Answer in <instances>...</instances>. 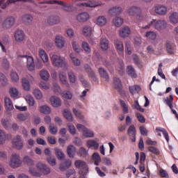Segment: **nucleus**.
Masks as SVG:
<instances>
[{
  "label": "nucleus",
  "mask_w": 178,
  "mask_h": 178,
  "mask_svg": "<svg viewBox=\"0 0 178 178\" xmlns=\"http://www.w3.org/2000/svg\"><path fill=\"white\" fill-rule=\"evenodd\" d=\"M83 33L87 37H90V35H91V34H92V30L91 29V27H90V26H85L83 29Z\"/></svg>",
  "instance_id": "864d4df0"
},
{
  "label": "nucleus",
  "mask_w": 178,
  "mask_h": 178,
  "mask_svg": "<svg viewBox=\"0 0 178 178\" xmlns=\"http://www.w3.org/2000/svg\"><path fill=\"white\" fill-rule=\"evenodd\" d=\"M29 116H30L29 113H19L17 115V118L21 122H24V120H27L29 119Z\"/></svg>",
  "instance_id": "de8ad7c7"
},
{
  "label": "nucleus",
  "mask_w": 178,
  "mask_h": 178,
  "mask_svg": "<svg viewBox=\"0 0 178 178\" xmlns=\"http://www.w3.org/2000/svg\"><path fill=\"white\" fill-rule=\"evenodd\" d=\"M15 41L17 42H22L24 41V38H26V35L24 32L22 30H17L15 33Z\"/></svg>",
  "instance_id": "9b49d317"
},
{
  "label": "nucleus",
  "mask_w": 178,
  "mask_h": 178,
  "mask_svg": "<svg viewBox=\"0 0 178 178\" xmlns=\"http://www.w3.org/2000/svg\"><path fill=\"white\" fill-rule=\"evenodd\" d=\"M74 165L78 169H82L81 170H88V168H87V163H86L85 161L81 160H76L74 162Z\"/></svg>",
  "instance_id": "dca6fc26"
},
{
  "label": "nucleus",
  "mask_w": 178,
  "mask_h": 178,
  "mask_svg": "<svg viewBox=\"0 0 178 178\" xmlns=\"http://www.w3.org/2000/svg\"><path fill=\"white\" fill-rule=\"evenodd\" d=\"M22 83L24 90H25V91H29L30 90V82L29 80L26 78H23Z\"/></svg>",
  "instance_id": "a18cd8bd"
},
{
  "label": "nucleus",
  "mask_w": 178,
  "mask_h": 178,
  "mask_svg": "<svg viewBox=\"0 0 178 178\" xmlns=\"http://www.w3.org/2000/svg\"><path fill=\"white\" fill-rule=\"evenodd\" d=\"M127 73L128 76H130V77H133L134 79H136L137 77V73H136V70L131 65L127 66Z\"/></svg>",
  "instance_id": "393cba45"
},
{
  "label": "nucleus",
  "mask_w": 178,
  "mask_h": 178,
  "mask_svg": "<svg viewBox=\"0 0 178 178\" xmlns=\"http://www.w3.org/2000/svg\"><path fill=\"white\" fill-rule=\"evenodd\" d=\"M21 58H26L27 59V67L29 70L33 72L34 70V67H35V65L34 64V59L32 56H20Z\"/></svg>",
  "instance_id": "9d476101"
},
{
  "label": "nucleus",
  "mask_w": 178,
  "mask_h": 178,
  "mask_svg": "<svg viewBox=\"0 0 178 178\" xmlns=\"http://www.w3.org/2000/svg\"><path fill=\"white\" fill-rule=\"evenodd\" d=\"M99 73L101 77L105 79L106 81H109V76L108 75V72H106V70H105V69H104L103 67L99 68Z\"/></svg>",
  "instance_id": "2f4dec72"
},
{
  "label": "nucleus",
  "mask_w": 178,
  "mask_h": 178,
  "mask_svg": "<svg viewBox=\"0 0 178 178\" xmlns=\"http://www.w3.org/2000/svg\"><path fill=\"white\" fill-rule=\"evenodd\" d=\"M22 165V161H20V157L16 154H13L10 157V166L13 168H19Z\"/></svg>",
  "instance_id": "20e7f679"
},
{
  "label": "nucleus",
  "mask_w": 178,
  "mask_h": 178,
  "mask_svg": "<svg viewBox=\"0 0 178 178\" xmlns=\"http://www.w3.org/2000/svg\"><path fill=\"white\" fill-rule=\"evenodd\" d=\"M55 42L58 48H63V47H65V40L63 39V37L60 35L56 37Z\"/></svg>",
  "instance_id": "4be33fe9"
},
{
  "label": "nucleus",
  "mask_w": 178,
  "mask_h": 178,
  "mask_svg": "<svg viewBox=\"0 0 178 178\" xmlns=\"http://www.w3.org/2000/svg\"><path fill=\"white\" fill-rule=\"evenodd\" d=\"M82 48L85 51L86 54H90L91 52V49L90 48V44L87 42H82Z\"/></svg>",
  "instance_id": "4d7b16f0"
},
{
  "label": "nucleus",
  "mask_w": 178,
  "mask_h": 178,
  "mask_svg": "<svg viewBox=\"0 0 178 178\" xmlns=\"http://www.w3.org/2000/svg\"><path fill=\"white\" fill-rule=\"evenodd\" d=\"M76 128L79 130V131H83V134L84 137H87V138L94 137V132L90 131V129H87V128H86L84 125L81 124H78L76 125Z\"/></svg>",
  "instance_id": "39448f33"
},
{
  "label": "nucleus",
  "mask_w": 178,
  "mask_h": 178,
  "mask_svg": "<svg viewBox=\"0 0 178 178\" xmlns=\"http://www.w3.org/2000/svg\"><path fill=\"white\" fill-rule=\"evenodd\" d=\"M4 102L8 111L13 109V104L9 97H5Z\"/></svg>",
  "instance_id": "4c0bfd02"
},
{
  "label": "nucleus",
  "mask_w": 178,
  "mask_h": 178,
  "mask_svg": "<svg viewBox=\"0 0 178 178\" xmlns=\"http://www.w3.org/2000/svg\"><path fill=\"white\" fill-rule=\"evenodd\" d=\"M82 5L83 6H86L87 8H97V6H102V2L99 1H95V0H92L84 2L82 3Z\"/></svg>",
  "instance_id": "f8f14e48"
},
{
  "label": "nucleus",
  "mask_w": 178,
  "mask_h": 178,
  "mask_svg": "<svg viewBox=\"0 0 178 178\" xmlns=\"http://www.w3.org/2000/svg\"><path fill=\"white\" fill-rule=\"evenodd\" d=\"M106 18L104 16H100L97 19V24L99 26H105L106 24Z\"/></svg>",
  "instance_id": "09e8293b"
},
{
  "label": "nucleus",
  "mask_w": 178,
  "mask_h": 178,
  "mask_svg": "<svg viewBox=\"0 0 178 178\" xmlns=\"http://www.w3.org/2000/svg\"><path fill=\"white\" fill-rule=\"evenodd\" d=\"M156 131H157V132L161 131V133H163L167 143H169V134L168 133V131H166V129H165V128L156 127Z\"/></svg>",
  "instance_id": "f704fd0d"
},
{
  "label": "nucleus",
  "mask_w": 178,
  "mask_h": 178,
  "mask_svg": "<svg viewBox=\"0 0 178 178\" xmlns=\"http://www.w3.org/2000/svg\"><path fill=\"white\" fill-rule=\"evenodd\" d=\"M115 47L118 51V52H123L124 49V46L123 45V42L120 39H115Z\"/></svg>",
  "instance_id": "aec40b11"
},
{
  "label": "nucleus",
  "mask_w": 178,
  "mask_h": 178,
  "mask_svg": "<svg viewBox=\"0 0 178 178\" xmlns=\"http://www.w3.org/2000/svg\"><path fill=\"white\" fill-rule=\"evenodd\" d=\"M170 22L172 23V24H177L178 23V13H172L170 16Z\"/></svg>",
  "instance_id": "58836bf2"
},
{
  "label": "nucleus",
  "mask_w": 178,
  "mask_h": 178,
  "mask_svg": "<svg viewBox=\"0 0 178 178\" xmlns=\"http://www.w3.org/2000/svg\"><path fill=\"white\" fill-rule=\"evenodd\" d=\"M58 77L62 84L65 86V88L67 90H69L70 88V85L69 84V81H67V76H66V74L63 72H61L59 73Z\"/></svg>",
  "instance_id": "1a4fd4ad"
},
{
  "label": "nucleus",
  "mask_w": 178,
  "mask_h": 178,
  "mask_svg": "<svg viewBox=\"0 0 178 178\" xmlns=\"http://www.w3.org/2000/svg\"><path fill=\"white\" fill-rule=\"evenodd\" d=\"M128 136H130L132 143H136V135L137 134V131L136 130V127L134 124L130 125L127 129Z\"/></svg>",
  "instance_id": "6e6552de"
},
{
  "label": "nucleus",
  "mask_w": 178,
  "mask_h": 178,
  "mask_svg": "<svg viewBox=\"0 0 178 178\" xmlns=\"http://www.w3.org/2000/svg\"><path fill=\"white\" fill-rule=\"evenodd\" d=\"M68 77L71 83H76V75H74L73 71H70L68 72Z\"/></svg>",
  "instance_id": "0e129e2a"
},
{
  "label": "nucleus",
  "mask_w": 178,
  "mask_h": 178,
  "mask_svg": "<svg viewBox=\"0 0 178 178\" xmlns=\"http://www.w3.org/2000/svg\"><path fill=\"white\" fill-rule=\"evenodd\" d=\"M40 76L42 79V80H44V81H47V80H49V73L47 70H42L40 72Z\"/></svg>",
  "instance_id": "e433bc0d"
},
{
  "label": "nucleus",
  "mask_w": 178,
  "mask_h": 178,
  "mask_svg": "<svg viewBox=\"0 0 178 178\" xmlns=\"http://www.w3.org/2000/svg\"><path fill=\"white\" fill-rule=\"evenodd\" d=\"M59 17L58 16H50L47 19V23L49 26H54V24H58L59 23Z\"/></svg>",
  "instance_id": "412c9836"
},
{
  "label": "nucleus",
  "mask_w": 178,
  "mask_h": 178,
  "mask_svg": "<svg viewBox=\"0 0 178 178\" xmlns=\"http://www.w3.org/2000/svg\"><path fill=\"white\" fill-rule=\"evenodd\" d=\"M149 151L152 154H154V155H159V154H161V152H159V149L154 146L149 147Z\"/></svg>",
  "instance_id": "69168bd1"
},
{
  "label": "nucleus",
  "mask_w": 178,
  "mask_h": 178,
  "mask_svg": "<svg viewBox=\"0 0 178 178\" xmlns=\"http://www.w3.org/2000/svg\"><path fill=\"white\" fill-rule=\"evenodd\" d=\"M63 115L65 116V119H67V120H69L70 122L73 121V115H72V112L68 109L65 108L63 110Z\"/></svg>",
  "instance_id": "72a5a7b5"
},
{
  "label": "nucleus",
  "mask_w": 178,
  "mask_h": 178,
  "mask_svg": "<svg viewBox=\"0 0 178 178\" xmlns=\"http://www.w3.org/2000/svg\"><path fill=\"white\" fill-rule=\"evenodd\" d=\"M24 162L28 165V166L34 165V161L30 158L29 156H25L24 158Z\"/></svg>",
  "instance_id": "3c124183"
},
{
  "label": "nucleus",
  "mask_w": 178,
  "mask_h": 178,
  "mask_svg": "<svg viewBox=\"0 0 178 178\" xmlns=\"http://www.w3.org/2000/svg\"><path fill=\"white\" fill-rule=\"evenodd\" d=\"M155 12L158 15H166L168 9L163 6H156L155 7Z\"/></svg>",
  "instance_id": "a878e982"
},
{
  "label": "nucleus",
  "mask_w": 178,
  "mask_h": 178,
  "mask_svg": "<svg viewBox=\"0 0 178 178\" xmlns=\"http://www.w3.org/2000/svg\"><path fill=\"white\" fill-rule=\"evenodd\" d=\"M132 58L134 59L135 65H137L138 67H143V65H141V61H140V58H138V56H137V54H133Z\"/></svg>",
  "instance_id": "6e6d98bb"
},
{
  "label": "nucleus",
  "mask_w": 178,
  "mask_h": 178,
  "mask_svg": "<svg viewBox=\"0 0 178 178\" xmlns=\"http://www.w3.org/2000/svg\"><path fill=\"white\" fill-rule=\"evenodd\" d=\"M100 47L103 51H106L109 48V40L106 38H102L100 42Z\"/></svg>",
  "instance_id": "c85d7f7f"
},
{
  "label": "nucleus",
  "mask_w": 178,
  "mask_h": 178,
  "mask_svg": "<svg viewBox=\"0 0 178 178\" xmlns=\"http://www.w3.org/2000/svg\"><path fill=\"white\" fill-rule=\"evenodd\" d=\"M49 132L51 134L55 135L56 133H58V127L55 126L54 124H49Z\"/></svg>",
  "instance_id": "052dcab7"
},
{
  "label": "nucleus",
  "mask_w": 178,
  "mask_h": 178,
  "mask_svg": "<svg viewBox=\"0 0 178 178\" xmlns=\"http://www.w3.org/2000/svg\"><path fill=\"white\" fill-rule=\"evenodd\" d=\"M70 166H72V161L66 159L65 162L60 164V170H61V172H65V170H66V169H69Z\"/></svg>",
  "instance_id": "f3484780"
},
{
  "label": "nucleus",
  "mask_w": 178,
  "mask_h": 178,
  "mask_svg": "<svg viewBox=\"0 0 178 178\" xmlns=\"http://www.w3.org/2000/svg\"><path fill=\"white\" fill-rule=\"evenodd\" d=\"M173 95H170L169 97H166V99L164 100V102L165 104H167L168 106H169L170 109H172L173 108Z\"/></svg>",
  "instance_id": "c9c22d12"
},
{
  "label": "nucleus",
  "mask_w": 178,
  "mask_h": 178,
  "mask_svg": "<svg viewBox=\"0 0 178 178\" xmlns=\"http://www.w3.org/2000/svg\"><path fill=\"white\" fill-rule=\"evenodd\" d=\"M128 13L131 16H136V19L138 20V22H143V19H144V17H143V15L141 14V8L138 7H131L128 10Z\"/></svg>",
  "instance_id": "f03ea898"
},
{
  "label": "nucleus",
  "mask_w": 178,
  "mask_h": 178,
  "mask_svg": "<svg viewBox=\"0 0 178 178\" xmlns=\"http://www.w3.org/2000/svg\"><path fill=\"white\" fill-rule=\"evenodd\" d=\"M1 124L4 129L6 130H10L12 128V125L10 124V120L8 119H2L1 120Z\"/></svg>",
  "instance_id": "473e14b6"
},
{
  "label": "nucleus",
  "mask_w": 178,
  "mask_h": 178,
  "mask_svg": "<svg viewBox=\"0 0 178 178\" xmlns=\"http://www.w3.org/2000/svg\"><path fill=\"white\" fill-rule=\"evenodd\" d=\"M22 20L25 23H30L31 22H33V16H31V15H28V14L24 15L22 17Z\"/></svg>",
  "instance_id": "680f3d73"
},
{
  "label": "nucleus",
  "mask_w": 178,
  "mask_h": 178,
  "mask_svg": "<svg viewBox=\"0 0 178 178\" xmlns=\"http://www.w3.org/2000/svg\"><path fill=\"white\" fill-rule=\"evenodd\" d=\"M67 155L70 158H74L76 154V147L72 145H69L67 148Z\"/></svg>",
  "instance_id": "c756f323"
},
{
  "label": "nucleus",
  "mask_w": 178,
  "mask_h": 178,
  "mask_svg": "<svg viewBox=\"0 0 178 178\" xmlns=\"http://www.w3.org/2000/svg\"><path fill=\"white\" fill-rule=\"evenodd\" d=\"M26 101L29 106H34V104L35 102L34 101V97H31V95H27L26 97Z\"/></svg>",
  "instance_id": "5fc2aeb1"
},
{
  "label": "nucleus",
  "mask_w": 178,
  "mask_h": 178,
  "mask_svg": "<svg viewBox=\"0 0 178 178\" xmlns=\"http://www.w3.org/2000/svg\"><path fill=\"white\" fill-rule=\"evenodd\" d=\"M51 104L52 106H54L55 108H59L62 102H60V99H59L56 96H53L50 99Z\"/></svg>",
  "instance_id": "a211bd4d"
},
{
  "label": "nucleus",
  "mask_w": 178,
  "mask_h": 178,
  "mask_svg": "<svg viewBox=\"0 0 178 178\" xmlns=\"http://www.w3.org/2000/svg\"><path fill=\"white\" fill-rule=\"evenodd\" d=\"M29 173H31L32 176H35V177H41V174L40 172H37L35 168H33V167L29 168Z\"/></svg>",
  "instance_id": "bf43d9fd"
},
{
  "label": "nucleus",
  "mask_w": 178,
  "mask_h": 178,
  "mask_svg": "<svg viewBox=\"0 0 178 178\" xmlns=\"http://www.w3.org/2000/svg\"><path fill=\"white\" fill-rule=\"evenodd\" d=\"M55 152L56 155L60 161H62V159H65V154H63V152L59 148H55Z\"/></svg>",
  "instance_id": "ea45409f"
},
{
  "label": "nucleus",
  "mask_w": 178,
  "mask_h": 178,
  "mask_svg": "<svg viewBox=\"0 0 178 178\" xmlns=\"http://www.w3.org/2000/svg\"><path fill=\"white\" fill-rule=\"evenodd\" d=\"M145 22H147V24L140 26L141 29H143L144 30H149V29H151V27L154 26L156 30L162 31L168 26V23L165 20H158L156 22L155 19L151 21L145 19Z\"/></svg>",
  "instance_id": "f257e3e1"
},
{
  "label": "nucleus",
  "mask_w": 178,
  "mask_h": 178,
  "mask_svg": "<svg viewBox=\"0 0 178 178\" xmlns=\"http://www.w3.org/2000/svg\"><path fill=\"white\" fill-rule=\"evenodd\" d=\"M36 168L41 172V173H43V175H47L51 173V168L42 163H38L36 164Z\"/></svg>",
  "instance_id": "0eeeda50"
},
{
  "label": "nucleus",
  "mask_w": 178,
  "mask_h": 178,
  "mask_svg": "<svg viewBox=\"0 0 178 178\" xmlns=\"http://www.w3.org/2000/svg\"><path fill=\"white\" fill-rule=\"evenodd\" d=\"M122 13V7H113L109 10V15L111 16H118Z\"/></svg>",
  "instance_id": "5701e85b"
},
{
  "label": "nucleus",
  "mask_w": 178,
  "mask_h": 178,
  "mask_svg": "<svg viewBox=\"0 0 178 178\" xmlns=\"http://www.w3.org/2000/svg\"><path fill=\"white\" fill-rule=\"evenodd\" d=\"M72 48L77 54H80V52H81V47H80L79 42L76 41L72 42Z\"/></svg>",
  "instance_id": "8fccbe9b"
},
{
  "label": "nucleus",
  "mask_w": 178,
  "mask_h": 178,
  "mask_svg": "<svg viewBox=\"0 0 178 178\" xmlns=\"http://www.w3.org/2000/svg\"><path fill=\"white\" fill-rule=\"evenodd\" d=\"M40 111L41 113H44V115H49L51 113V108L48 106H42L40 108Z\"/></svg>",
  "instance_id": "79ce46f5"
},
{
  "label": "nucleus",
  "mask_w": 178,
  "mask_h": 178,
  "mask_svg": "<svg viewBox=\"0 0 178 178\" xmlns=\"http://www.w3.org/2000/svg\"><path fill=\"white\" fill-rule=\"evenodd\" d=\"M140 133L142 136H148V129L144 126H140L139 127Z\"/></svg>",
  "instance_id": "774afa93"
},
{
  "label": "nucleus",
  "mask_w": 178,
  "mask_h": 178,
  "mask_svg": "<svg viewBox=\"0 0 178 178\" xmlns=\"http://www.w3.org/2000/svg\"><path fill=\"white\" fill-rule=\"evenodd\" d=\"M92 159L95 161V165H96V166H99V162H101V156L97 152H95L92 154Z\"/></svg>",
  "instance_id": "37998d69"
},
{
  "label": "nucleus",
  "mask_w": 178,
  "mask_h": 178,
  "mask_svg": "<svg viewBox=\"0 0 178 178\" xmlns=\"http://www.w3.org/2000/svg\"><path fill=\"white\" fill-rule=\"evenodd\" d=\"M87 145L89 148H92V149H98L99 148V143L94 140H88Z\"/></svg>",
  "instance_id": "b1692460"
},
{
  "label": "nucleus",
  "mask_w": 178,
  "mask_h": 178,
  "mask_svg": "<svg viewBox=\"0 0 178 178\" xmlns=\"http://www.w3.org/2000/svg\"><path fill=\"white\" fill-rule=\"evenodd\" d=\"M86 71L89 74V76L93 79L94 81H97V77H95V73L93 72L92 70H91V67H90V65H87L85 66Z\"/></svg>",
  "instance_id": "a19ab883"
},
{
  "label": "nucleus",
  "mask_w": 178,
  "mask_h": 178,
  "mask_svg": "<svg viewBox=\"0 0 178 178\" xmlns=\"http://www.w3.org/2000/svg\"><path fill=\"white\" fill-rule=\"evenodd\" d=\"M13 145L16 149H23L24 144L22 137L17 135L13 140Z\"/></svg>",
  "instance_id": "423d86ee"
},
{
  "label": "nucleus",
  "mask_w": 178,
  "mask_h": 178,
  "mask_svg": "<svg viewBox=\"0 0 178 178\" xmlns=\"http://www.w3.org/2000/svg\"><path fill=\"white\" fill-rule=\"evenodd\" d=\"M113 23L115 27H120L123 24V19L122 17H118L113 20Z\"/></svg>",
  "instance_id": "c03bdc74"
},
{
  "label": "nucleus",
  "mask_w": 178,
  "mask_h": 178,
  "mask_svg": "<svg viewBox=\"0 0 178 178\" xmlns=\"http://www.w3.org/2000/svg\"><path fill=\"white\" fill-rule=\"evenodd\" d=\"M130 28L125 26L120 31V37H122V38H126V37H129V35H130Z\"/></svg>",
  "instance_id": "bb28decb"
},
{
  "label": "nucleus",
  "mask_w": 178,
  "mask_h": 178,
  "mask_svg": "<svg viewBox=\"0 0 178 178\" xmlns=\"http://www.w3.org/2000/svg\"><path fill=\"white\" fill-rule=\"evenodd\" d=\"M26 0H8L6 3L5 1H0V6L2 9H5L6 8V5H9V3H15V2H26Z\"/></svg>",
  "instance_id": "6ab92c4d"
},
{
  "label": "nucleus",
  "mask_w": 178,
  "mask_h": 178,
  "mask_svg": "<svg viewBox=\"0 0 178 178\" xmlns=\"http://www.w3.org/2000/svg\"><path fill=\"white\" fill-rule=\"evenodd\" d=\"M15 24V18L14 17H8L6 19L3 23V27L4 29H10L12 26Z\"/></svg>",
  "instance_id": "2eb2a0df"
},
{
  "label": "nucleus",
  "mask_w": 178,
  "mask_h": 178,
  "mask_svg": "<svg viewBox=\"0 0 178 178\" xmlns=\"http://www.w3.org/2000/svg\"><path fill=\"white\" fill-rule=\"evenodd\" d=\"M33 93L36 99H41L42 98V93L39 89H35Z\"/></svg>",
  "instance_id": "13d9d810"
},
{
  "label": "nucleus",
  "mask_w": 178,
  "mask_h": 178,
  "mask_svg": "<svg viewBox=\"0 0 178 178\" xmlns=\"http://www.w3.org/2000/svg\"><path fill=\"white\" fill-rule=\"evenodd\" d=\"M88 19H90L88 13H82L76 16V20L80 23H84V22H87Z\"/></svg>",
  "instance_id": "4468645a"
},
{
  "label": "nucleus",
  "mask_w": 178,
  "mask_h": 178,
  "mask_svg": "<svg viewBox=\"0 0 178 178\" xmlns=\"http://www.w3.org/2000/svg\"><path fill=\"white\" fill-rule=\"evenodd\" d=\"M70 56L74 66H80V65H81V62H80V60L77 58L74 53H71Z\"/></svg>",
  "instance_id": "7c9ffc66"
},
{
  "label": "nucleus",
  "mask_w": 178,
  "mask_h": 178,
  "mask_svg": "<svg viewBox=\"0 0 178 178\" xmlns=\"http://www.w3.org/2000/svg\"><path fill=\"white\" fill-rule=\"evenodd\" d=\"M39 56L41 58L44 63H47L49 60V58H48V54H47V52L44 51V49L39 50Z\"/></svg>",
  "instance_id": "cd10ccee"
},
{
  "label": "nucleus",
  "mask_w": 178,
  "mask_h": 178,
  "mask_svg": "<svg viewBox=\"0 0 178 178\" xmlns=\"http://www.w3.org/2000/svg\"><path fill=\"white\" fill-rule=\"evenodd\" d=\"M6 141V134L5 131L0 129V144L1 145H3V144Z\"/></svg>",
  "instance_id": "49530a36"
},
{
  "label": "nucleus",
  "mask_w": 178,
  "mask_h": 178,
  "mask_svg": "<svg viewBox=\"0 0 178 178\" xmlns=\"http://www.w3.org/2000/svg\"><path fill=\"white\" fill-rule=\"evenodd\" d=\"M145 37L149 38V40H156V33L154 31H147L145 34Z\"/></svg>",
  "instance_id": "603ef678"
},
{
  "label": "nucleus",
  "mask_w": 178,
  "mask_h": 178,
  "mask_svg": "<svg viewBox=\"0 0 178 178\" xmlns=\"http://www.w3.org/2000/svg\"><path fill=\"white\" fill-rule=\"evenodd\" d=\"M114 86L115 90L118 91L121 94V95H123L124 92H123V86L122 85V81H120V79L119 78H115L114 79Z\"/></svg>",
  "instance_id": "ddd939ff"
},
{
  "label": "nucleus",
  "mask_w": 178,
  "mask_h": 178,
  "mask_svg": "<svg viewBox=\"0 0 178 178\" xmlns=\"http://www.w3.org/2000/svg\"><path fill=\"white\" fill-rule=\"evenodd\" d=\"M47 160L51 166H55V165H56V159L54 156H49L47 158Z\"/></svg>",
  "instance_id": "338daca9"
},
{
  "label": "nucleus",
  "mask_w": 178,
  "mask_h": 178,
  "mask_svg": "<svg viewBox=\"0 0 178 178\" xmlns=\"http://www.w3.org/2000/svg\"><path fill=\"white\" fill-rule=\"evenodd\" d=\"M51 62L57 67H62V66H65V58H62L56 54H54L51 56Z\"/></svg>",
  "instance_id": "7ed1b4c3"
},
{
  "label": "nucleus",
  "mask_w": 178,
  "mask_h": 178,
  "mask_svg": "<svg viewBox=\"0 0 178 178\" xmlns=\"http://www.w3.org/2000/svg\"><path fill=\"white\" fill-rule=\"evenodd\" d=\"M10 94L13 98H16L19 95V91L16 88H11L10 89Z\"/></svg>",
  "instance_id": "e2e57ef3"
}]
</instances>
